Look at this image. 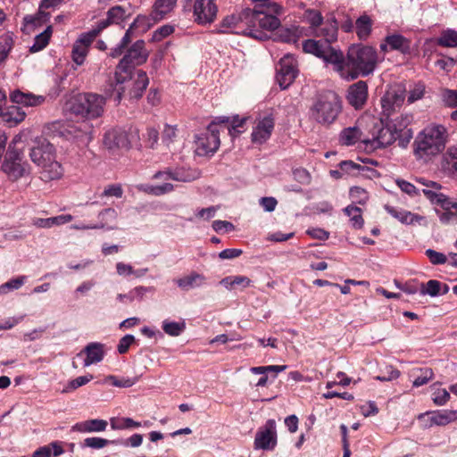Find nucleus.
<instances>
[{
  "instance_id": "7",
  "label": "nucleus",
  "mask_w": 457,
  "mask_h": 457,
  "mask_svg": "<svg viewBox=\"0 0 457 457\" xmlns=\"http://www.w3.org/2000/svg\"><path fill=\"white\" fill-rule=\"evenodd\" d=\"M342 111V102L337 94L327 91L321 94L312 107L313 119L321 124L333 123Z\"/></svg>"
},
{
  "instance_id": "40",
  "label": "nucleus",
  "mask_w": 457,
  "mask_h": 457,
  "mask_svg": "<svg viewBox=\"0 0 457 457\" xmlns=\"http://www.w3.org/2000/svg\"><path fill=\"white\" fill-rule=\"evenodd\" d=\"M254 3L253 10H261L262 11V16L264 15H274L279 14L281 11V6L274 2H270V0H253Z\"/></svg>"
},
{
  "instance_id": "16",
  "label": "nucleus",
  "mask_w": 457,
  "mask_h": 457,
  "mask_svg": "<svg viewBox=\"0 0 457 457\" xmlns=\"http://www.w3.org/2000/svg\"><path fill=\"white\" fill-rule=\"evenodd\" d=\"M274 118L271 114L259 117L252 131V140L255 144H263L271 136L274 129Z\"/></svg>"
},
{
  "instance_id": "19",
  "label": "nucleus",
  "mask_w": 457,
  "mask_h": 457,
  "mask_svg": "<svg viewBox=\"0 0 457 457\" xmlns=\"http://www.w3.org/2000/svg\"><path fill=\"white\" fill-rule=\"evenodd\" d=\"M346 99L354 109L363 107L368 99V85L365 81L359 80L351 85L347 90Z\"/></svg>"
},
{
  "instance_id": "11",
  "label": "nucleus",
  "mask_w": 457,
  "mask_h": 457,
  "mask_svg": "<svg viewBox=\"0 0 457 457\" xmlns=\"http://www.w3.org/2000/svg\"><path fill=\"white\" fill-rule=\"evenodd\" d=\"M139 139L137 129L126 131L124 129H112L105 133L104 143L110 148H129L134 143Z\"/></svg>"
},
{
  "instance_id": "56",
  "label": "nucleus",
  "mask_w": 457,
  "mask_h": 457,
  "mask_svg": "<svg viewBox=\"0 0 457 457\" xmlns=\"http://www.w3.org/2000/svg\"><path fill=\"white\" fill-rule=\"evenodd\" d=\"M450 399V394L445 388H436L432 394V400L436 405H445Z\"/></svg>"
},
{
  "instance_id": "45",
  "label": "nucleus",
  "mask_w": 457,
  "mask_h": 457,
  "mask_svg": "<svg viewBox=\"0 0 457 457\" xmlns=\"http://www.w3.org/2000/svg\"><path fill=\"white\" fill-rule=\"evenodd\" d=\"M111 428L114 430H122L133 428L141 427V423L135 421L131 418L124 417V418H111L110 420Z\"/></svg>"
},
{
  "instance_id": "3",
  "label": "nucleus",
  "mask_w": 457,
  "mask_h": 457,
  "mask_svg": "<svg viewBox=\"0 0 457 457\" xmlns=\"http://www.w3.org/2000/svg\"><path fill=\"white\" fill-rule=\"evenodd\" d=\"M411 120V117L405 115L394 120L386 126L378 124L371 131V138L363 139V143L367 147L377 149L388 146L398 140V145L404 148L413 135L411 129L407 128Z\"/></svg>"
},
{
  "instance_id": "5",
  "label": "nucleus",
  "mask_w": 457,
  "mask_h": 457,
  "mask_svg": "<svg viewBox=\"0 0 457 457\" xmlns=\"http://www.w3.org/2000/svg\"><path fill=\"white\" fill-rule=\"evenodd\" d=\"M149 55V52L145 48V41H136L127 51L126 54L120 61L114 79H115V88L117 92L114 100L118 103L122 98L123 87L120 85L123 84L127 78L130 75L131 68L137 65H141L146 62Z\"/></svg>"
},
{
  "instance_id": "10",
  "label": "nucleus",
  "mask_w": 457,
  "mask_h": 457,
  "mask_svg": "<svg viewBox=\"0 0 457 457\" xmlns=\"http://www.w3.org/2000/svg\"><path fill=\"white\" fill-rule=\"evenodd\" d=\"M278 443L277 427L274 420H268L255 434L253 447L255 450L272 451Z\"/></svg>"
},
{
  "instance_id": "22",
  "label": "nucleus",
  "mask_w": 457,
  "mask_h": 457,
  "mask_svg": "<svg viewBox=\"0 0 457 457\" xmlns=\"http://www.w3.org/2000/svg\"><path fill=\"white\" fill-rule=\"evenodd\" d=\"M428 416V425L445 426L451 422L457 420L456 410H439L430 413H421L418 419L422 420Z\"/></svg>"
},
{
  "instance_id": "30",
  "label": "nucleus",
  "mask_w": 457,
  "mask_h": 457,
  "mask_svg": "<svg viewBox=\"0 0 457 457\" xmlns=\"http://www.w3.org/2000/svg\"><path fill=\"white\" fill-rule=\"evenodd\" d=\"M50 19V13L42 11L40 8L36 14L26 15L23 18V28L22 30L30 34L36 28L42 26L46 23Z\"/></svg>"
},
{
  "instance_id": "35",
  "label": "nucleus",
  "mask_w": 457,
  "mask_h": 457,
  "mask_svg": "<svg viewBox=\"0 0 457 457\" xmlns=\"http://www.w3.org/2000/svg\"><path fill=\"white\" fill-rule=\"evenodd\" d=\"M304 29L301 27L281 28L277 32V37L285 43L295 44L304 35Z\"/></svg>"
},
{
  "instance_id": "47",
  "label": "nucleus",
  "mask_w": 457,
  "mask_h": 457,
  "mask_svg": "<svg viewBox=\"0 0 457 457\" xmlns=\"http://www.w3.org/2000/svg\"><path fill=\"white\" fill-rule=\"evenodd\" d=\"M345 213L350 217L351 224L355 228H361L363 225L361 208L349 205L344 209Z\"/></svg>"
},
{
  "instance_id": "54",
  "label": "nucleus",
  "mask_w": 457,
  "mask_h": 457,
  "mask_svg": "<svg viewBox=\"0 0 457 457\" xmlns=\"http://www.w3.org/2000/svg\"><path fill=\"white\" fill-rule=\"evenodd\" d=\"M445 160L448 165V168L457 173V144L451 145L445 154Z\"/></svg>"
},
{
  "instance_id": "59",
  "label": "nucleus",
  "mask_w": 457,
  "mask_h": 457,
  "mask_svg": "<svg viewBox=\"0 0 457 457\" xmlns=\"http://www.w3.org/2000/svg\"><path fill=\"white\" fill-rule=\"evenodd\" d=\"M444 212H437L438 218L441 223L448 225V224H456L457 218L455 217L454 212L453 208H443Z\"/></svg>"
},
{
  "instance_id": "55",
  "label": "nucleus",
  "mask_w": 457,
  "mask_h": 457,
  "mask_svg": "<svg viewBox=\"0 0 457 457\" xmlns=\"http://www.w3.org/2000/svg\"><path fill=\"white\" fill-rule=\"evenodd\" d=\"M349 194L352 201L359 204H364L369 198L368 193L360 187H351Z\"/></svg>"
},
{
  "instance_id": "23",
  "label": "nucleus",
  "mask_w": 457,
  "mask_h": 457,
  "mask_svg": "<svg viewBox=\"0 0 457 457\" xmlns=\"http://www.w3.org/2000/svg\"><path fill=\"white\" fill-rule=\"evenodd\" d=\"M84 353L86 358L84 360V366L88 367L92 364L98 363L103 361L105 355L104 345L98 342L89 343L85 346L83 351L79 353Z\"/></svg>"
},
{
  "instance_id": "42",
  "label": "nucleus",
  "mask_w": 457,
  "mask_h": 457,
  "mask_svg": "<svg viewBox=\"0 0 457 457\" xmlns=\"http://www.w3.org/2000/svg\"><path fill=\"white\" fill-rule=\"evenodd\" d=\"M118 213L113 208H106L99 212L98 218L101 220L97 225H103L102 228L114 229V223L117 220Z\"/></svg>"
},
{
  "instance_id": "50",
  "label": "nucleus",
  "mask_w": 457,
  "mask_h": 457,
  "mask_svg": "<svg viewBox=\"0 0 457 457\" xmlns=\"http://www.w3.org/2000/svg\"><path fill=\"white\" fill-rule=\"evenodd\" d=\"M136 378H127L120 379L116 376L109 375L106 376L103 381L104 384H111L117 387H130L137 383Z\"/></svg>"
},
{
  "instance_id": "20",
  "label": "nucleus",
  "mask_w": 457,
  "mask_h": 457,
  "mask_svg": "<svg viewBox=\"0 0 457 457\" xmlns=\"http://www.w3.org/2000/svg\"><path fill=\"white\" fill-rule=\"evenodd\" d=\"M379 47L384 53L398 51L403 54H406L411 51V41L401 34H390L385 37L384 42L380 44Z\"/></svg>"
},
{
  "instance_id": "46",
  "label": "nucleus",
  "mask_w": 457,
  "mask_h": 457,
  "mask_svg": "<svg viewBox=\"0 0 457 457\" xmlns=\"http://www.w3.org/2000/svg\"><path fill=\"white\" fill-rule=\"evenodd\" d=\"M162 328L167 335L170 337H179L185 330L186 324L184 321L178 322L164 320L162 321Z\"/></svg>"
},
{
  "instance_id": "33",
  "label": "nucleus",
  "mask_w": 457,
  "mask_h": 457,
  "mask_svg": "<svg viewBox=\"0 0 457 457\" xmlns=\"http://www.w3.org/2000/svg\"><path fill=\"white\" fill-rule=\"evenodd\" d=\"M287 369L286 365H269V366H258V367H252L250 369V371L253 374L256 375H262L257 383L255 384V386L257 387H263L267 385L268 382V376L267 374L269 372H274L276 378L277 374L279 372L284 371Z\"/></svg>"
},
{
  "instance_id": "18",
  "label": "nucleus",
  "mask_w": 457,
  "mask_h": 457,
  "mask_svg": "<svg viewBox=\"0 0 457 457\" xmlns=\"http://www.w3.org/2000/svg\"><path fill=\"white\" fill-rule=\"evenodd\" d=\"M404 98V92L400 88H391L387 90L381 98L383 113L386 117H389L402 106Z\"/></svg>"
},
{
  "instance_id": "58",
  "label": "nucleus",
  "mask_w": 457,
  "mask_h": 457,
  "mask_svg": "<svg viewBox=\"0 0 457 457\" xmlns=\"http://www.w3.org/2000/svg\"><path fill=\"white\" fill-rule=\"evenodd\" d=\"M425 94V86L422 83H417L413 86V87L410 90L408 96V102L412 104L424 96Z\"/></svg>"
},
{
  "instance_id": "48",
  "label": "nucleus",
  "mask_w": 457,
  "mask_h": 457,
  "mask_svg": "<svg viewBox=\"0 0 457 457\" xmlns=\"http://www.w3.org/2000/svg\"><path fill=\"white\" fill-rule=\"evenodd\" d=\"M436 43L441 46L457 47V31L453 29L443 31L441 36L436 39Z\"/></svg>"
},
{
  "instance_id": "25",
  "label": "nucleus",
  "mask_w": 457,
  "mask_h": 457,
  "mask_svg": "<svg viewBox=\"0 0 457 457\" xmlns=\"http://www.w3.org/2000/svg\"><path fill=\"white\" fill-rule=\"evenodd\" d=\"M149 84V79L146 72L144 71H137L129 81V95L130 98L138 99L142 96L144 91Z\"/></svg>"
},
{
  "instance_id": "8",
  "label": "nucleus",
  "mask_w": 457,
  "mask_h": 457,
  "mask_svg": "<svg viewBox=\"0 0 457 457\" xmlns=\"http://www.w3.org/2000/svg\"><path fill=\"white\" fill-rule=\"evenodd\" d=\"M2 170L10 180L16 181L30 173V165L23 160L22 150H7Z\"/></svg>"
},
{
  "instance_id": "28",
  "label": "nucleus",
  "mask_w": 457,
  "mask_h": 457,
  "mask_svg": "<svg viewBox=\"0 0 457 457\" xmlns=\"http://www.w3.org/2000/svg\"><path fill=\"white\" fill-rule=\"evenodd\" d=\"M108 422L102 419H92L77 422L71 428L72 431L79 433H99L106 429Z\"/></svg>"
},
{
  "instance_id": "4",
  "label": "nucleus",
  "mask_w": 457,
  "mask_h": 457,
  "mask_svg": "<svg viewBox=\"0 0 457 457\" xmlns=\"http://www.w3.org/2000/svg\"><path fill=\"white\" fill-rule=\"evenodd\" d=\"M447 130L443 125L429 124L416 136L413 154L418 160L428 162L445 147Z\"/></svg>"
},
{
  "instance_id": "9",
  "label": "nucleus",
  "mask_w": 457,
  "mask_h": 457,
  "mask_svg": "<svg viewBox=\"0 0 457 457\" xmlns=\"http://www.w3.org/2000/svg\"><path fill=\"white\" fill-rule=\"evenodd\" d=\"M217 122L214 120L203 132L195 137V152L199 156L212 155L219 148L220 130L217 129Z\"/></svg>"
},
{
  "instance_id": "60",
  "label": "nucleus",
  "mask_w": 457,
  "mask_h": 457,
  "mask_svg": "<svg viewBox=\"0 0 457 457\" xmlns=\"http://www.w3.org/2000/svg\"><path fill=\"white\" fill-rule=\"evenodd\" d=\"M93 379V375L91 374H87V375H85V376H80V377H78L72 380H71L69 382V385L67 386V389L65 390L66 392L68 391H71V390H75L86 384H87L88 382H90L91 380Z\"/></svg>"
},
{
  "instance_id": "44",
  "label": "nucleus",
  "mask_w": 457,
  "mask_h": 457,
  "mask_svg": "<svg viewBox=\"0 0 457 457\" xmlns=\"http://www.w3.org/2000/svg\"><path fill=\"white\" fill-rule=\"evenodd\" d=\"M28 280V277L21 275L16 278H12L5 283L0 285V295H7L11 291L20 289Z\"/></svg>"
},
{
  "instance_id": "32",
  "label": "nucleus",
  "mask_w": 457,
  "mask_h": 457,
  "mask_svg": "<svg viewBox=\"0 0 457 457\" xmlns=\"http://www.w3.org/2000/svg\"><path fill=\"white\" fill-rule=\"evenodd\" d=\"M385 209L392 217L395 218L403 224L411 225L423 220L422 216L403 209H397L390 205H386Z\"/></svg>"
},
{
  "instance_id": "52",
  "label": "nucleus",
  "mask_w": 457,
  "mask_h": 457,
  "mask_svg": "<svg viewBox=\"0 0 457 457\" xmlns=\"http://www.w3.org/2000/svg\"><path fill=\"white\" fill-rule=\"evenodd\" d=\"M321 35L325 37L324 40L313 41L321 45L328 44V46H331L330 43L335 41L337 37V27L335 24H330L329 26L321 29Z\"/></svg>"
},
{
  "instance_id": "26",
  "label": "nucleus",
  "mask_w": 457,
  "mask_h": 457,
  "mask_svg": "<svg viewBox=\"0 0 457 457\" xmlns=\"http://www.w3.org/2000/svg\"><path fill=\"white\" fill-rule=\"evenodd\" d=\"M26 117V113L16 105H10L4 108L0 113V123L8 127H14L21 123Z\"/></svg>"
},
{
  "instance_id": "29",
  "label": "nucleus",
  "mask_w": 457,
  "mask_h": 457,
  "mask_svg": "<svg viewBox=\"0 0 457 457\" xmlns=\"http://www.w3.org/2000/svg\"><path fill=\"white\" fill-rule=\"evenodd\" d=\"M10 98L12 103L27 107L40 105L45 101V97L42 96L25 93L21 90H14L12 92Z\"/></svg>"
},
{
  "instance_id": "14",
  "label": "nucleus",
  "mask_w": 457,
  "mask_h": 457,
  "mask_svg": "<svg viewBox=\"0 0 457 457\" xmlns=\"http://www.w3.org/2000/svg\"><path fill=\"white\" fill-rule=\"evenodd\" d=\"M218 12L216 0H195L194 16L199 24L212 23Z\"/></svg>"
},
{
  "instance_id": "17",
  "label": "nucleus",
  "mask_w": 457,
  "mask_h": 457,
  "mask_svg": "<svg viewBox=\"0 0 457 457\" xmlns=\"http://www.w3.org/2000/svg\"><path fill=\"white\" fill-rule=\"evenodd\" d=\"M96 37V32H87L81 34L74 42L72 46L71 58L77 65L80 66L85 62L89 47Z\"/></svg>"
},
{
  "instance_id": "64",
  "label": "nucleus",
  "mask_w": 457,
  "mask_h": 457,
  "mask_svg": "<svg viewBox=\"0 0 457 457\" xmlns=\"http://www.w3.org/2000/svg\"><path fill=\"white\" fill-rule=\"evenodd\" d=\"M305 19L306 21L313 27H319L323 21L321 13L318 11L308 10L305 12Z\"/></svg>"
},
{
  "instance_id": "6",
  "label": "nucleus",
  "mask_w": 457,
  "mask_h": 457,
  "mask_svg": "<svg viewBox=\"0 0 457 457\" xmlns=\"http://www.w3.org/2000/svg\"><path fill=\"white\" fill-rule=\"evenodd\" d=\"M105 98L95 93L79 94L68 103L69 110L75 115L93 120L99 118L104 112Z\"/></svg>"
},
{
  "instance_id": "31",
  "label": "nucleus",
  "mask_w": 457,
  "mask_h": 457,
  "mask_svg": "<svg viewBox=\"0 0 457 457\" xmlns=\"http://www.w3.org/2000/svg\"><path fill=\"white\" fill-rule=\"evenodd\" d=\"M215 120L218 125H225L224 128L227 129L228 134L235 137L242 132V128L244 127L245 119H239L238 116H234L232 118L228 116H220L216 117Z\"/></svg>"
},
{
  "instance_id": "57",
  "label": "nucleus",
  "mask_w": 457,
  "mask_h": 457,
  "mask_svg": "<svg viewBox=\"0 0 457 457\" xmlns=\"http://www.w3.org/2000/svg\"><path fill=\"white\" fill-rule=\"evenodd\" d=\"M441 99L449 107H457V90L443 89Z\"/></svg>"
},
{
  "instance_id": "63",
  "label": "nucleus",
  "mask_w": 457,
  "mask_h": 457,
  "mask_svg": "<svg viewBox=\"0 0 457 457\" xmlns=\"http://www.w3.org/2000/svg\"><path fill=\"white\" fill-rule=\"evenodd\" d=\"M396 185L400 187V189L404 192L405 194L411 195V196H415V195H419V190L416 188V187L404 180V179H396Z\"/></svg>"
},
{
  "instance_id": "34",
  "label": "nucleus",
  "mask_w": 457,
  "mask_h": 457,
  "mask_svg": "<svg viewBox=\"0 0 457 457\" xmlns=\"http://www.w3.org/2000/svg\"><path fill=\"white\" fill-rule=\"evenodd\" d=\"M63 443L60 441L52 442L36 450L32 457H57L64 453Z\"/></svg>"
},
{
  "instance_id": "36",
  "label": "nucleus",
  "mask_w": 457,
  "mask_h": 457,
  "mask_svg": "<svg viewBox=\"0 0 457 457\" xmlns=\"http://www.w3.org/2000/svg\"><path fill=\"white\" fill-rule=\"evenodd\" d=\"M410 376L413 378V386L419 387L428 383L434 378V372L428 367L417 368L411 370Z\"/></svg>"
},
{
  "instance_id": "24",
  "label": "nucleus",
  "mask_w": 457,
  "mask_h": 457,
  "mask_svg": "<svg viewBox=\"0 0 457 457\" xmlns=\"http://www.w3.org/2000/svg\"><path fill=\"white\" fill-rule=\"evenodd\" d=\"M40 179L44 181L60 179L63 175L62 164L56 160V156L39 167Z\"/></svg>"
},
{
  "instance_id": "51",
  "label": "nucleus",
  "mask_w": 457,
  "mask_h": 457,
  "mask_svg": "<svg viewBox=\"0 0 457 457\" xmlns=\"http://www.w3.org/2000/svg\"><path fill=\"white\" fill-rule=\"evenodd\" d=\"M114 444L115 441H109L107 439L102 438V437H87L84 439V441L81 443V447L86 448H92V449H102L108 445L109 444Z\"/></svg>"
},
{
  "instance_id": "39",
  "label": "nucleus",
  "mask_w": 457,
  "mask_h": 457,
  "mask_svg": "<svg viewBox=\"0 0 457 457\" xmlns=\"http://www.w3.org/2000/svg\"><path fill=\"white\" fill-rule=\"evenodd\" d=\"M53 33L52 26L49 25L46 29L40 34L37 35L34 39L33 45L29 47L30 53H37L43 50L49 43Z\"/></svg>"
},
{
  "instance_id": "53",
  "label": "nucleus",
  "mask_w": 457,
  "mask_h": 457,
  "mask_svg": "<svg viewBox=\"0 0 457 457\" xmlns=\"http://www.w3.org/2000/svg\"><path fill=\"white\" fill-rule=\"evenodd\" d=\"M107 16L112 24H119L126 18V10L120 5H116L109 9Z\"/></svg>"
},
{
  "instance_id": "12",
  "label": "nucleus",
  "mask_w": 457,
  "mask_h": 457,
  "mask_svg": "<svg viewBox=\"0 0 457 457\" xmlns=\"http://www.w3.org/2000/svg\"><path fill=\"white\" fill-rule=\"evenodd\" d=\"M298 74L297 62L295 57L287 54L280 59L276 79L283 89L288 87Z\"/></svg>"
},
{
  "instance_id": "15",
  "label": "nucleus",
  "mask_w": 457,
  "mask_h": 457,
  "mask_svg": "<svg viewBox=\"0 0 457 457\" xmlns=\"http://www.w3.org/2000/svg\"><path fill=\"white\" fill-rule=\"evenodd\" d=\"M201 176L200 170L196 169H186L184 167L179 168H168L163 171L156 172L154 175V179H172L179 182H191Z\"/></svg>"
},
{
  "instance_id": "27",
  "label": "nucleus",
  "mask_w": 457,
  "mask_h": 457,
  "mask_svg": "<svg viewBox=\"0 0 457 457\" xmlns=\"http://www.w3.org/2000/svg\"><path fill=\"white\" fill-rule=\"evenodd\" d=\"M206 282V278L198 272L192 271L187 275L179 278L175 280L177 286L183 291H189L194 288L203 287Z\"/></svg>"
},
{
  "instance_id": "43",
  "label": "nucleus",
  "mask_w": 457,
  "mask_h": 457,
  "mask_svg": "<svg viewBox=\"0 0 457 457\" xmlns=\"http://www.w3.org/2000/svg\"><path fill=\"white\" fill-rule=\"evenodd\" d=\"M356 33L360 39H367L371 32L372 22L368 15H362L356 21Z\"/></svg>"
},
{
  "instance_id": "2",
  "label": "nucleus",
  "mask_w": 457,
  "mask_h": 457,
  "mask_svg": "<svg viewBox=\"0 0 457 457\" xmlns=\"http://www.w3.org/2000/svg\"><path fill=\"white\" fill-rule=\"evenodd\" d=\"M262 11L245 9L238 14H232L223 19L220 30L223 33L244 35L258 40L269 37L267 31L278 28L280 21L274 15L262 16Z\"/></svg>"
},
{
  "instance_id": "13",
  "label": "nucleus",
  "mask_w": 457,
  "mask_h": 457,
  "mask_svg": "<svg viewBox=\"0 0 457 457\" xmlns=\"http://www.w3.org/2000/svg\"><path fill=\"white\" fill-rule=\"evenodd\" d=\"M56 156L54 146L46 138L37 137L29 151V158L38 168Z\"/></svg>"
},
{
  "instance_id": "1",
  "label": "nucleus",
  "mask_w": 457,
  "mask_h": 457,
  "mask_svg": "<svg viewBox=\"0 0 457 457\" xmlns=\"http://www.w3.org/2000/svg\"><path fill=\"white\" fill-rule=\"evenodd\" d=\"M303 49L305 53L312 54L326 62L333 64L334 70L348 80L354 79L360 75L365 77L371 74L378 61L377 52L371 46H352L348 50L346 60L342 52L328 44H318L313 39L305 40L303 43Z\"/></svg>"
},
{
  "instance_id": "41",
  "label": "nucleus",
  "mask_w": 457,
  "mask_h": 457,
  "mask_svg": "<svg viewBox=\"0 0 457 457\" xmlns=\"http://www.w3.org/2000/svg\"><path fill=\"white\" fill-rule=\"evenodd\" d=\"M176 4V0H156L154 5L153 17L162 20Z\"/></svg>"
},
{
  "instance_id": "49",
  "label": "nucleus",
  "mask_w": 457,
  "mask_h": 457,
  "mask_svg": "<svg viewBox=\"0 0 457 457\" xmlns=\"http://www.w3.org/2000/svg\"><path fill=\"white\" fill-rule=\"evenodd\" d=\"M441 289V282L435 279L428 280L426 284H420V295H428L432 297L437 296L440 295Z\"/></svg>"
},
{
  "instance_id": "37",
  "label": "nucleus",
  "mask_w": 457,
  "mask_h": 457,
  "mask_svg": "<svg viewBox=\"0 0 457 457\" xmlns=\"http://www.w3.org/2000/svg\"><path fill=\"white\" fill-rule=\"evenodd\" d=\"M137 188L146 194L158 196L173 191L174 186L169 182H165L161 185L140 184L137 186Z\"/></svg>"
},
{
  "instance_id": "21",
  "label": "nucleus",
  "mask_w": 457,
  "mask_h": 457,
  "mask_svg": "<svg viewBox=\"0 0 457 457\" xmlns=\"http://www.w3.org/2000/svg\"><path fill=\"white\" fill-rule=\"evenodd\" d=\"M418 182L425 186L426 188L422 189L423 194L433 204H438L444 208L445 204H449V197L438 192L441 186L433 181H427L424 179H419Z\"/></svg>"
},
{
  "instance_id": "61",
  "label": "nucleus",
  "mask_w": 457,
  "mask_h": 457,
  "mask_svg": "<svg viewBox=\"0 0 457 457\" xmlns=\"http://www.w3.org/2000/svg\"><path fill=\"white\" fill-rule=\"evenodd\" d=\"M174 31V28L170 25H164L158 29H156L152 35V41L159 42L163 38L167 37Z\"/></svg>"
},
{
  "instance_id": "38",
  "label": "nucleus",
  "mask_w": 457,
  "mask_h": 457,
  "mask_svg": "<svg viewBox=\"0 0 457 457\" xmlns=\"http://www.w3.org/2000/svg\"><path fill=\"white\" fill-rule=\"evenodd\" d=\"M361 138V131L356 126L345 128L340 133L339 141L343 145H353Z\"/></svg>"
},
{
  "instance_id": "62",
  "label": "nucleus",
  "mask_w": 457,
  "mask_h": 457,
  "mask_svg": "<svg viewBox=\"0 0 457 457\" xmlns=\"http://www.w3.org/2000/svg\"><path fill=\"white\" fill-rule=\"evenodd\" d=\"M154 287H144V286H138L134 287L132 290H130V294L132 296V302L134 300L142 301L146 293H153L154 292Z\"/></svg>"
}]
</instances>
